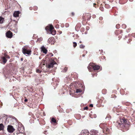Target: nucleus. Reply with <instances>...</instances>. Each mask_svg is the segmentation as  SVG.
I'll return each instance as SVG.
<instances>
[{"instance_id": "cd10ccee", "label": "nucleus", "mask_w": 135, "mask_h": 135, "mask_svg": "<svg viewBox=\"0 0 135 135\" xmlns=\"http://www.w3.org/2000/svg\"><path fill=\"white\" fill-rule=\"evenodd\" d=\"M23 60V59L22 58H21V60L22 61Z\"/></svg>"}, {"instance_id": "6ab92c4d", "label": "nucleus", "mask_w": 135, "mask_h": 135, "mask_svg": "<svg viewBox=\"0 0 135 135\" xmlns=\"http://www.w3.org/2000/svg\"><path fill=\"white\" fill-rule=\"evenodd\" d=\"M120 122L122 123L123 122L124 123H125V121L124 119H122L120 120Z\"/></svg>"}, {"instance_id": "393cba45", "label": "nucleus", "mask_w": 135, "mask_h": 135, "mask_svg": "<svg viewBox=\"0 0 135 135\" xmlns=\"http://www.w3.org/2000/svg\"><path fill=\"white\" fill-rule=\"evenodd\" d=\"M90 106L91 107H93V104H90Z\"/></svg>"}, {"instance_id": "f03ea898", "label": "nucleus", "mask_w": 135, "mask_h": 135, "mask_svg": "<svg viewBox=\"0 0 135 135\" xmlns=\"http://www.w3.org/2000/svg\"><path fill=\"white\" fill-rule=\"evenodd\" d=\"M91 66V68L92 67L94 70H97L99 69L100 68V66L98 65H94L92 63H90L89 66L88 67V69L90 68V66Z\"/></svg>"}, {"instance_id": "4be33fe9", "label": "nucleus", "mask_w": 135, "mask_h": 135, "mask_svg": "<svg viewBox=\"0 0 135 135\" xmlns=\"http://www.w3.org/2000/svg\"><path fill=\"white\" fill-rule=\"evenodd\" d=\"M36 72L37 73H40L41 72V71L38 69H37L36 70Z\"/></svg>"}, {"instance_id": "0eeeda50", "label": "nucleus", "mask_w": 135, "mask_h": 135, "mask_svg": "<svg viewBox=\"0 0 135 135\" xmlns=\"http://www.w3.org/2000/svg\"><path fill=\"white\" fill-rule=\"evenodd\" d=\"M6 36L9 38H11L12 37V33L10 31H8L6 33Z\"/></svg>"}, {"instance_id": "7c9ffc66", "label": "nucleus", "mask_w": 135, "mask_h": 135, "mask_svg": "<svg viewBox=\"0 0 135 135\" xmlns=\"http://www.w3.org/2000/svg\"><path fill=\"white\" fill-rule=\"evenodd\" d=\"M107 129V131H108V130H109V129Z\"/></svg>"}, {"instance_id": "6e6552de", "label": "nucleus", "mask_w": 135, "mask_h": 135, "mask_svg": "<svg viewBox=\"0 0 135 135\" xmlns=\"http://www.w3.org/2000/svg\"><path fill=\"white\" fill-rule=\"evenodd\" d=\"M81 135H88V131L87 130H83L81 132Z\"/></svg>"}, {"instance_id": "c85d7f7f", "label": "nucleus", "mask_w": 135, "mask_h": 135, "mask_svg": "<svg viewBox=\"0 0 135 135\" xmlns=\"http://www.w3.org/2000/svg\"><path fill=\"white\" fill-rule=\"evenodd\" d=\"M72 14L73 15H74V13H72Z\"/></svg>"}, {"instance_id": "dca6fc26", "label": "nucleus", "mask_w": 135, "mask_h": 135, "mask_svg": "<svg viewBox=\"0 0 135 135\" xmlns=\"http://www.w3.org/2000/svg\"><path fill=\"white\" fill-rule=\"evenodd\" d=\"M73 46L74 47H75L77 45V43L76 42H73Z\"/></svg>"}, {"instance_id": "a211bd4d", "label": "nucleus", "mask_w": 135, "mask_h": 135, "mask_svg": "<svg viewBox=\"0 0 135 135\" xmlns=\"http://www.w3.org/2000/svg\"><path fill=\"white\" fill-rule=\"evenodd\" d=\"M51 121L52 122H54V123H55V122H56V120L54 118H52Z\"/></svg>"}, {"instance_id": "2eb2a0df", "label": "nucleus", "mask_w": 135, "mask_h": 135, "mask_svg": "<svg viewBox=\"0 0 135 135\" xmlns=\"http://www.w3.org/2000/svg\"><path fill=\"white\" fill-rule=\"evenodd\" d=\"M81 91V90L80 89H77L76 91V93H78Z\"/></svg>"}, {"instance_id": "423d86ee", "label": "nucleus", "mask_w": 135, "mask_h": 135, "mask_svg": "<svg viewBox=\"0 0 135 135\" xmlns=\"http://www.w3.org/2000/svg\"><path fill=\"white\" fill-rule=\"evenodd\" d=\"M55 64H56V62L54 61H52L47 65V67L49 69L53 67L54 65Z\"/></svg>"}, {"instance_id": "a878e982", "label": "nucleus", "mask_w": 135, "mask_h": 135, "mask_svg": "<svg viewBox=\"0 0 135 135\" xmlns=\"http://www.w3.org/2000/svg\"><path fill=\"white\" fill-rule=\"evenodd\" d=\"M27 100H28L27 99H25L24 100V101L25 102H26L27 101Z\"/></svg>"}, {"instance_id": "9d476101", "label": "nucleus", "mask_w": 135, "mask_h": 135, "mask_svg": "<svg viewBox=\"0 0 135 135\" xmlns=\"http://www.w3.org/2000/svg\"><path fill=\"white\" fill-rule=\"evenodd\" d=\"M20 13L19 11H16L14 12L13 14V16L15 17H18Z\"/></svg>"}, {"instance_id": "412c9836", "label": "nucleus", "mask_w": 135, "mask_h": 135, "mask_svg": "<svg viewBox=\"0 0 135 135\" xmlns=\"http://www.w3.org/2000/svg\"><path fill=\"white\" fill-rule=\"evenodd\" d=\"M48 55L49 56L51 57L52 56H53V54L52 53H50Z\"/></svg>"}, {"instance_id": "1a4fd4ad", "label": "nucleus", "mask_w": 135, "mask_h": 135, "mask_svg": "<svg viewBox=\"0 0 135 135\" xmlns=\"http://www.w3.org/2000/svg\"><path fill=\"white\" fill-rule=\"evenodd\" d=\"M98 132L97 131L94 130H91L90 135H98Z\"/></svg>"}, {"instance_id": "c756f323", "label": "nucleus", "mask_w": 135, "mask_h": 135, "mask_svg": "<svg viewBox=\"0 0 135 135\" xmlns=\"http://www.w3.org/2000/svg\"><path fill=\"white\" fill-rule=\"evenodd\" d=\"M79 42H80V43H81V41H80Z\"/></svg>"}, {"instance_id": "aec40b11", "label": "nucleus", "mask_w": 135, "mask_h": 135, "mask_svg": "<svg viewBox=\"0 0 135 135\" xmlns=\"http://www.w3.org/2000/svg\"><path fill=\"white\" fill-rule=\"evenodd\" d=\"M67 68H65L64 69V70L63 71V72H65L67 71Z\"/></svg>"}, {"instance_id": "ddd939ff", "label": "nucleus", "mask_w": 135, "mask_h": 135, "mask_svg": "<svg viewBox=\"0 0 135 135\" xmlns=\"http://www.w3.org/2000/svg\"><path fill=\"white\" fill-rule=\"evenodd\" d=\"M4 126H3V124L1 123L0 124V131L2 130L3 129Z\"/></svg>"}, {"instance_id": "5701e85b", "label": "nucleus", "mask_w": 135, "mask_h": 135, "mask_svg": "<svg viewBox=\"0 0 135 135\" xmlns=\"http://www.w3.org/2000/svg\"><path fill=\"white\" fill-rule=\"evenodd\" d=\"M88 109V107H86L84 108V110H87Z\"/></svg>"}, {"instance_id": "7ed1b4c3", "label": "nucleus", "mask_w": 135, "mask_h": 135, "mask_svg": "<svg viewBox=\"0 0 135 135\" xmlns=\"http://www.w3.org/2000/svg\"><path fill=\"white\" fill-rule=\"evenodd\" d=\"M17 128L20 132L23 133V132L24 128L21 123L18 124V125L17 126Z\"/></svg>"}, {"instance_id": "4468645a", "label": "nucleus", "mask_w": 135, "mask_h": 135, "mask_svg": "<svg viewBox=\"0 0 135 135\" xmlns=\"http://www.w3.org/2000/svg\"><path fill=\"white\" fill-rule=\"evenodd\" d=\"M2 59L3 60V61L4 63H5L7 62V60L4 57H3Z\"/></svg>"}, {"instance_id": "f3484780", "label": "nucleus", "mask_w": 135, "mask_h": 135, "mask_svg": "<svg viewBox=\"0 0 135 135\" xmlns=\"http://www.w3.org/2000/svg\"><path fill=\"white\" fill-rule=\"evenodd\" d=\"M80 48L81 49H83L84 48V47L85 46L83 45H81L80 46Z\"/></svg>"}, {"instance_id": "9b49d317", "label": "nucleus", "mask_w": 135, "mask_h": 135, "mask_svg": "<svg viewBox=\"0 0 135 135\" xmlns=\"http://www.w3.org/2000/svg\"><path fill=\"white\" fill-rule=\"evenodd\" d=\"M41 51L43 52V53L46 54L47 52V50L45 49V47L44 46H42L41 47Z\"/></svg>"}, {"instance_id": "20e7f679", "label": "nucleus", "mask_w": 135, "mask_h": 135, "mask_svg": "<svg viewBox=\"0 0 135 135\" xmlns=\"http://www.w3.org/2000/svg\"><path fill=\"white\" fill-rule=\"evenodd\" d=\"M7 130L9 132L12 133L15 131V129L12 126L9 125L8 126Z\"/></svg>"}, {"instance_id": "39448f33", "label": "nucleus", "mask_w": 135, "mask_h": 135, "mask_svg": "<svg viewBox=\"0 0 135 135\" xmlns=\"http://www.w3.org/2000/svg\"><path fill=\"white\" fill-rule=\"evenodd\" d=\"M22 52L25 54L29 55L31 54V51L30 50H27L25 48H23Z\"/></svg>"}, {"instance_id": "f8f14e48", "label": "nucleus", "mask_w": 135, "mask_h": 135, "mask_svg": "<svg viewBox=\"0 0 135 135\" xmlns=\"http://www.w3.org/2000/svg\"><path fill=\"white\" fill-rule=\"evenodd\" d=\"M4 20V18L1 17H0V24L2 23Z\"/></svg>"}, {"instance_id": "f257e3e1", "label": "nucleus", "mask_w": 135, "mask_h": 135, "mask_svg": "<svg viewBox=\"0 0 135 135\" xmlns=\"http://www.w3.org/2000/svg\"><path fill=\"white\" fill-rule=\"evenodd\" d=\"M45 29L47 31H49L50 32L49 33L53 35H54L56 34V31L54 29L52 25H51L46 27Z\"/></svg>"}, {"instance_id": "bb28decb", "label": "nucleus", "mask_w": 135, "mask_h": 135, "mask_svg": "<svg viewBox=\"0 0 135 135\" xmlns=\"http://www.w3.org/2000/svg\"><path fill=\"white\" fill-rule=\"evenodd\" d=\"M6 58H7L9 59L10 58V57L9 56H8V57H6Z\"/></svg>"}, {"instance_id": "b1692460", "label": "nucleus", "mask_w": 135, "mask_h": 135, "mask_svg": "<svg viewBox=\"0 0 135 135\" xmlns=\"http://www.w3.org/2000/svg\"><path fill=\"white\" fill-rule=\"evenodd\" d=\"M68 25H69V24L68 23L66 24L65 25L66 27H68Z\"/></svg>"}]
</instances>
